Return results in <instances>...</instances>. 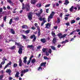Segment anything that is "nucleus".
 <instances>
[{"instance_id":"nucleus-36","label":"nucleus","mask_w":80,"mask_h":80,"mask_svg":"<svg viewBox=\"0 0 80 80\" xmlns=\"http://www.w3.org/2000/svg\"><path fill=\"white\" fill-rule=\"evenodd\" d=\"M44 58L45 60H49V58H47V56L44 57Z\"/></svg>"},{"instance_id":"nucleus-7","label":"nucleus","mask_w":80,"mask_h":80,"mask_svg":"<svg viewBox=\"0 0 80 80\" xmlns=\"http://www.w3.org/2000/svg\"><path fill=\"white\" fill-rule=\"evenodd\" d=\"M25 6L26 7V11L28 12L30 11V4H29V3L26 4Z\"/></svg>"},{"instance_id":"nucleus-41","label":"nucleus","mask_w":80,"mask_h":80,"mask_svg":"<svg viewBox=\"0 0 80 80\" xmlns=\"http://www.w3.org/2000/svg\"><path fill=\"white\" fill-rule=\"evenodd\" d=\"M31 62V61L30 60H29L28 61L27 64V65H29L30 63V62Z\"/></svg>"},{"instance_id":"nucleus-45","label":"nucleus","mask_w":80,"mask_h":80,"mask_svg":"<svg viewBox=\"0 0 80 80\" xmlns=\"http://www.w3.org/2000/svg\"><path fill=\"white\" fill-rule=\"evenodd\" d=\"M50 4H48V5H47L45 6V7L47 8V7H50Z\"/></svg>"},{"instance_id":"nucleus-19","label":"nucleus","mask_w":80,"mask_h":80,"mask_svg":"<svg viewBox=\"0 0 80 80\" xmlns=\"http://www.w3.org/2000/svg\"><path fill=\"white\" fill-rule=\"evenodd\" d=\"M60 22V18L59 17L57 18V23H59Z\"/></svg>"},{"instance_id":"nucleus-63","label":"nucleus","mask_w":80,"mask_h":80,"mask_svg":"<svg viewBox=\"0 0 80 80\" xmlns=\"http://www.w3.org/2000/svg\"><path fill=\"white\" fill-rule=\"evenodd\" d=\"M58 27H57V26H56L55 27H54V28L56 30L57 29V28H58Z\"/></svg>"},{"instance_id":"nucleus-38","label":"nucleus","mask_w":80,"mask_h":80,"mask_svg":"<svg viewBox=\"0 0 80 80\" xmlns=\"http://www.w3.org/2000/svg\"><path fill=\"white\" fill-rule=\"evenodd\" d=\"M48 52V53H49L50 54H51V53H52V50L51 49H49Z\"/></svg>"},{"instance_id":"nucleus-62","label":"nucleus","mask_w":80,"mask_h":80,"mask_svg":"<svg viewBox=\"0 0 80 80\" xmlns=\"http://www.w3.org/2000/svg\"><path fill=\"white\" fill-rule=\"evenodd\" d=\"M65 16L66 17H69V16H70V14H65Z\"/></svg>"},{"instance_id":"nucleus-2","label":"nucleus","mask_w":80,"mask_h":80,"mask_svg":"<svg viewBox=\"0 0 80 80\" xmlns=\"http://www.w3.org/2000/svg\"><path fill=\"white\" fill-rule=\"evenodd\" d=\"M55 12H52L51 14H50V15L49 16V17L48 18V22H49L50 21V19H52V18H53V16H54V14H55Z\"/></svg>"},{"instance_id":"nucleus-27","label":"nucleus","mask_w":80,"mask_h":80,"mask_svg":"<svg viewBox=\"0 0 80 80\" xmlns=\"http://www.w3.org/2000/svg\"><path fill=\"white\" fill-rule=\"evenodd\" d=\"M45 25L46 26V27L47 28L48 26H49V27H50V26H51V24H50L49 23H48L45 24Z\"/></svg>"},{"instance_id":"nucleus-32","label":"nucleus","mask_w":80,"mask_h":80,"mask_svg":"<svg viewBox=\"0 0 80 80\" xmlns=\"http://www.w3.org/2000/svg\"><path fill=\"white\" fill-rule=\"evenodd\" d=\"M18 65L17 63H14L13 65V68H15V67H17Z\"/></svg>"},{"instance_id":"nucleus-23","label":"nucleus","mask_w":80,"mask_h":80,"mask_svg":"<svg viewBox=\"0 0 80 80\" xmlns=\"http://www.w3.org/2000/svg\"><path fill=\"white\" fill-rule=\"evenodd\" d=\"M51 34L52 36L55 37V36H56L55 33L53 31L52 32Z\"/></svg>"},{"instance_id":"nucleus-50","label":"nucleus","mask_w":80,"mask_h":80,"mask_svg":"<svg viewBox=\"0 0 80 80\" xmlns=\"http://www.w3.org/2000/svg\"><path fill=\"white\" fill-rule=\"evenodd\" d=\"M19 18L17 17L14 18V19L15 20H18Z\"/></svg>"},{"instance_id":"nucleus-55","label":"nucleus","mask_w":80,"mask_h":80,"mask_svg":"<svg viewBox=\"0 0 80 80\" xmlns=\"http://www.w3.org/2000/svg\"><path fill=\"white\" fill-rule=\"evenodd\" d=\"M3 11V9L2 8H0V13L2 12Z\"/></svg>"},{"instance_id":"nucleus-4","label":"nucleus","mask_w":80,"mask_h":80,"mask_svg":"<svg viewBox=\"0 0 80 80\" xmlns=\"http://www.w3.org/2000/svg\"><path fill=\"white\" fill-rule=\"evenodd\" d=\"M66 35L67 34H64L62 35V33H59L58 34V37L59 39H62V38L65 37Z\"/></svg>"},{"instance_id":"nucleus-28","label":"nucleus","mask_w":80,"mask_h":80,"mask_svg":"<svg viewBox=\"0 0 80 80\" xmlns=\"http://www.w3.org/2000/svg\"><path fill=\"white\" fill-rule=\"evenodd\" d=\"M12 22H13V19L12 18L11 19L9 22V23L10 25H11V24L12 23Z\"/></svg>"},{"instance_id":"nucleus-8","label":"nucleus","mask_w":80,"mask_h":80,"mask_svg":"<svg viewBox=\"0 0 80 80\" xmlns=\"http://www.w3.org/2000/svg\"><path fill=\"white\" fill-rule=\"evenodd\" d=\"M10 32L12 34H13V35L15 34V31L14 30V29L13 28L11 29L10 30Z\"/></svg>"},{"instance_id":"nucleus-33","label":"nucleus","mask_w":80,"mask_h":80,"mask_svg":"<svg viewBox=\"0 0 80 80\" xmlns=\"http://www.w3.org/2000/svg\"><path fill=\"white\" fill-rule=\"evenodd\" d=\"M76 21L75 20H72L71 22V24H73V23H75Z\"/></svg>"},{"instance_id":"nucleus-60","label":"nucleus","mask_w":80,"mask_h":80,"mask_svg":"<svg viewBox=\"0 0 80 80\" xmlns=\"http://www.w3.org/2000/svg\"><path fill=\"white\" fill-rule=\"evenodd\" d=\"M31 28L32 30H35V27H32Z\"/></svg>"},{"instance_id":"nucleus-56","label":"nucleus","mask_w":80,"mask_h":80,"mask_svg":"<svg viewBox=\"0 0 80 80\" xmlns=\"http://www.w3.org/2000/svg\"><path fill=\"white\" fill-rule=\"evenodd\" d=\"M76 32H80V29H77L76 30Z\"/></svg>"},{"instance_id":"nucleus-61","label":"nucleus","mask_w":80,"mask_h":80,"mask_svg":"<svg viewBox=\"0 0 80 80\" xmlns=\"http://www.w3.org/2000/svg\"><path fill=\"white\" fill-rule=\"evenodd\" d=\"M80 19V18L79 17H78L76 18V20H77V21L78 20H79Z\"/></svg>"},{"instance_id":"nucleus-9","label":"nucleus","mask_w":80,"mask_h":80,"mask_svg":"<svg viewBox=\"0 0 80 80\" xmlns=\"http://www.w3.org/2000/svg\"><path fill=\"white\" fill-rule=\"evenodd\" d=\"M12 63V62L11 61H9V63H8L4 68V70H5V68H7L9 66V65H11V64Z\"/></svg>"},{"instance_id":"nucleus-53","label":"nucleus","mask_w":80,"mask_h":80,"mask_svg":"<svg viewBox=\"0 0 80 80\" xmlns=\"http://www.w3.org/2000/svg\"><path fill=\"white\" fill-rule=\"evenodd\" d=\"M65 25H67V26H69V25H70V23H65Z\"/></svg>"},{"instance_id":"nucleus-51","label":"nucleus","mask_w":80,"mask_h":80,"mask_svg":"<svg viewBox=\"0 0 80 80\" xmlns=\"http://www.w3.org/2000/svg\"><path fill=\"white\" fill-rule=\"evenodd\" d=\"M46 56H48V55H49V53L47 52H46Z\"/></svg>"},{"instance_id":"nucleus-22","label":"nucleus","mask_w":80,"mask_h":80,"mask_svg":"<svg viewBox=\"0 0 80 80\" xmlns=\"http://www.w3.org/2000/svg\"><path fill=\"white\" fill-rule=\"evenodd\" d=\"M50 47L53 50H56V48L53 46H51Z\"/></svg>"},{"instance_id":"nucleus-47","label":"nucleus","mask_w":80,"mask_h":80,"mask_svg":"<svg viewBox=\"0 0 80 80\" xmlns=\"http://www.w3.org/2000/svg\"><path fill=\"white\" fill-rule=\"evenodd\" d=\"M48 11H49V9H46V13H48L49 12Z\"/></svg>"},{"instance_id":"nucleus-46","label":"nucleus","mask_w":80,"mask_h":80,"mask_svg":"<svg viewBox=\"0 0 80 80\" xmlns=\"http://www.w3.org/2000/svg\"><path fill=\"white\" fill-rule=\"evenodd\" d=\"M6 20H7V16H6L4 18V21L6 22Z\"/></svg>"},{"instance_id":"nucleus-13","label":"nucleus","mask_w":80,"mask_h":80,"mask_svg":"<svg viewBox=\"0 0 80 80\" xmlns=\"http://www.w3.org/2000/svg\"><path fill=\"white\" fill-rule=\"evenodd\" d=\"M28 69H24L23 71L22 70L21 71V72L22 73H27V72H28Z\"/></svg>"},{"instance_id":"nucleus-30","label":"nucleus","mask_w":80,"mask_h":80,"mask_svg":"<svg viewBox=\"0 0 80 80\" xmlns=\"http://www.w3.org/2000/svg\"><path fill=\"white\" fill-rule=\"evenodd\" d=\"M73 6H72L71 8L69 9L70 12H72L73 11Z\"/></svg>"},{"instance_id":"nucleus-52","label":"nucleus","mask_w":80,"mask_h":80,"mask_svg":"<svg viewBox=\"0 0 80 80\" xmlns=\"http://www.w3.org/2000/svg\"><path fill=\"white\" fill-rule=\"evenodd\" d=\"M34 25L36 27H38V24L37 23H35Z\"/></svg>"},{"instance_id":"nucleus-6","label":"nucleus","mask_w":80,"mask_h":80,"mask_svg":"<svg viewBox=\"0 0 80 80\" xmlns=\"http://www.w3.org/2000/svg\"><path fill=\"white\" fill-rule=\"evenodd\" d=\"M30 38L31 39H33L32 42H35L36 40H37V37L35 36V34H33L30 37Z\"/></svg>"},{"instance_id":"nucleus-35","label":"nucleus","mask_w":80,"mask_h":80,"mask_svg":"<svg viewBox=\"0 0 80 80\" xmlns=\"http://www.w3.org/2000/svg\"><path fill=\"white\" fill-rule=\"evenodd\" d=\"M46 50H47V49L45 48H43L42 49V51L44 53L46 52Z\"/></svg>"},{"instance_id":"nucleus-25","label":"nucleus","mask_w":80,"mask_h":80,"mask_svg":"<svg viewBox=\"0 0 80 80\" xmlns=\"http://www.w3.org/2000/svg\"><path fill=\"white\" fill-rule=\"evenodd\" d=\"M12 72V71L10 69H7V70H6V73H9V72Z\"/></svg>"},{"instance_id":"nucleus-48","label":"nucleus","mask_w":80,"mask_h":80,"mask_svg":"<svg viewBox=\"0 0 80 80\" xmlns=\"http://www.w3.org/2000/svg\"><path fill=\"white\" fill-rule=\"evenodd\" d=\"M5 63V61H3V62H2L1 64L2 65H3Z\"/></svg>"},{"instance_id":"nucleus-5","label":"nucleus","mask_w":80,"mask_h":80,"mask_svg":"<svg viewBox=\"0 0 80 80\" xmlns=\"http://www.w3.org/2000/svg\"><path fill=\"white\" fill-rule=\"evenodd\" d=\"M47 64L46 62H43L41 64V65L39 66V67L37 68L38 70H42V66H45L46 64Z\"/></svg>"},{"instance_id":"nucleus-31","label":"nucleus","mask_w":80,"mask_h":80,"mask_svg":"<svg viewBox=\"0 0 80 80\" xmlns=\"http://www.w3.org/2000/svg\"><path fill=\"white\" fill-rule=\"evenodd\" d=\"M16 48V46H13L11 48V50H13V49H15V48Z\"/></svg>"},{"instance_id":"nucleus-10","label":"nucleus","mask_w":80,"mask_h":80,"mask_svg":"<svg viewBox=\"0 0 80 80\" xmlns=\"http://www.w3.org/2000/svg\"><path fill=\"white\" fill-rule=\"evenodd\" d=\"M57 38L54 37L53 38V40H52V43L53 44H55V43L57 42Z\"/></svg>"},{"instance_id":"nucleus-49","label":"nucleus","mask_w":80,"mask_h":80,"mask_svg":"<svg viewBox=\"0 0 80 80\" xmlns=\"http://www.w3.org/2000/svg\"><path fill=\"white\" fill-rule=\"evenodd\" d=\"M3 78V75H2L0 76V79H2Z\"/></svg>"},{"instance_id":"nucleus-42","label":"nucleus","mask_w":80,"mask_h":80,"mask_svg":"<svg viewBox=\"0 0 80 80\" xmlns=\"http://www.w3.org/2000/svg\"><path fill=\"white\" fill-rule=\"evenodd\" d=\"M41 35V33L40 32V31H38V36H40Z\"/></svg>"},{"instance_id":"nucleus-21","label":"nucleus","mask_w":80,"mask_h":80,"mask_svg":"<svg viewBox=\"0 0 80 80\" xmlns=\"http://www.w3.org/2000/svg\"><path fill=\"white\" fill-rule=\"evenodd\" d=\"M19 72H17L15 75L16 77H19Z\"/></svg>"},{"instance_id":"nucleus-15","label":"nucleus","mask_w":80,"mask_h":80,"mask_svg":"<svg viewBox=\"0 0 80 80\" xmlns=\"http://www.w3.org/2000/svg\"><path fill=\"white\" fill-rule=\"evenodd\" d=\"M41 41L43 43H44L46 42V39L45 38L41 39Z\"/></svg>"},{"instance_id":"nucleus-14","label":"nucleus","mask_w":80,"mask_h":80,"mask_svg":"<svg viewBox=\"0 0 80 80\" xmlns=\"http://www.w3.org/2000/svg\"><path fill=\"white\" fill-rule=\"evenodd\" d=\"M22 28H24L25 29H27L28 28V26L26 25H23L22 26Z\"/></svg>"},{"instance_id":"nucleus-59","label":"nucleus","mask_w":80,"mask_h":80,"mask_svg":"<svg viewBox=\"0 0 80 80\" xmlns=\"http://www.w3.org/2000/svg\"><path fill=\"white\" fill-rule=\"evenodd\" d=\"M39 19L40 21H42L43 20V18H40Z\"/></svg>"},{"instance_id":"nucleus-39","label":"nucleus","mask_w":80,"mask_h":80,"mask_svg":"<svg viewBox=\"0 0 80 80\" xmlns=\"http://www.w3.org/2000/svg\"><path fill=\"white\" fill-rule=\"evenodd\" d=\"M33 57V55H32L29 58V60H32V58Z\"/></svg>"},{"instance_id":"nucleus-58","label":"nucleus","mask_w":80,"mask_h":80,"mask_svg":"<svg viewBox=\"0 0 80 80\" xmlns=\"http://www.w3.org/2000/svg\"><path fill=\"white\" fill-rule=\"evenodd\" d=\"M58 2L59 4H62V2L61 1H59Z\"/></svg>"},{"instance_id":"nucleus-37","label":"nucleus","mask_w":80,"mask_h":80,"mask_svg":"<svg viewBox=\"0 0 80 80\" xmlns=\"http://www.w3.org/2000/svg\"><path fill=\"white\" fill-rule=\"evenodd\" d=\"M7 2H8V3H10V4L13 3V2H12V1L11 0H8Z\"/></svg>"},{"instance_id":"nucleus-24","label":"nucleus","mask_w":80,"mask_h":80,"mask_svg":"<svg viewBox=\"0 0 80 80\" xmlns=\"http://www.w3.org/2000/svg\"><path fill=\"white\" fill-rule=\"evenodd\" d=\"M25 6V4L23 3H22V10H25V7H24Z\"/></svg>"},{"instance_id":"nucleus-20","label":"nucleus","mask_w":80,"mask_h":80,"mask_svg":"<svg viewBox=\"0 0 80 80\" xmlns=\"http://www.w3.org/2000/svg\"><path fill=\"white\" fill-rule=\"evenodd\" d=\"M35 14L37 16H38V17H41V16L40 15H41V13H36Z\"/></svg>"},{"instance_id":"nucleus-16","label":"nucleus","mask_w":80,"mask_h":80,"mask_svg":"<svg viewBox=\"0 0 80 80\" xmlns=\"http://www.w3.org/2000/svg\"><path fill=\"white\" fill-rule=\"evenodd\" d=\"M31 4H32L33 5H35V3L37 2V1L35 0H31L30 2Z\"/></svg>"},{"instance_id":"nucleus-34","label":"nucleus","mask_w":80,"mask_h":80,"mask_svg":"<svg viewBox=\"0 0 80 80\" xmlns=\"http://www.w3.org/2000/svg\"><path fill=\"white\" fill-rule=\"evenodd\" d=\"M22 35L23 39H26V38H27V37H26V36L24 35L23 34H22Z\"/></svg>"},{"instance_id":"nucleus-26","label":"nucleus","mask_w":80,"mask_h":80,"mask_svg":"<svg viewBox=\"0 0 80 80\" xmlns=\"http://www.w3.org/2000/svg\"><path fill=\"white\" fill-rule=\"evenodd\" d=\"M33 47V46L32 45H28L27 46V48H32Z\"/></svg>"},{"instance_id":"nucleus-3","label":"nucleus","mask_w":80,"mask_h":80,"mask_svg":"<svg viewBox=\"0 0 80 80\" xmlns=\"http://www.w3.org/2000/svg\"><path fill=\"white\" fill-rule=\"evenodd\" d=\"M32 14H33L32 12H30L28 13L27 16L29 20H32V17H33Z\"/></svg>"},{"instance_id":"nucleus-43","label":"nucleus","mask_w":80,"mask_h":80,"mask_svg":"<svg viewBox=\"0 0 80 80\" xmlns=\"http://www.w3.org/2000/svg\"><path fill=\"white\" fill-rule=\"evenodd\" d=\"M0 73H2V74H3V73H4V71L3 70H2L0 71Z\"/></svg>"},{"instance_id":"nucleus-57","label":"nucleus","mask_w":80,"mask_h":80,"mask_svg":"<svg viewBox=\"0 0 80 80\" xmlns=\"http://www.w3.org/2000/svg\"><path fill=\"white\" fill-rule=\"evenodd\" d=\"M61 43L62 44H63V43H66L65 41L62 42Z\"/></svg>"},{"instance_id":"nucleus-12","label":"nucleus","mask_w":80,"mask_h":80,"mask_svg":"<svg viewBox=\"0 0 80 80\" xmlns=\"http://www.w3.org/2000/svg\"><path fill=\"white\" fill-rule=\"evenodd\" d=\"M24 61L23 62H24L25 64H26L27 62V57L25 56L23 58Z\"/></svg>"},{"instance_id":"nucleus-44","label":"nucleus","mask_w":80,"mask_h":80,"mask_svg":"<svg viewBox=\"0 0 80 80\" xmlns=\"http://www.w3.org/2000/svg\"><path fill=\"white\" fill-rule=\"evenodd\" d=\"M41 47H42V46H39L37 47V49L39 50L41 48Z\"/></svg>"},{"instance_id":"nucleus-54","label":"nucleus","mask_w":80,"mask_h":80,"mask_svg":"<svg viewBox=\"0 0 80 80\" xmlns=\"http://www.w3.org/2000/svg\"><path fill=\"white\" fill-rule=\"evenodd\" d=\"M7 8L8 10H10V7L9 6H8L7 7Z\"/></svg>"},{"instance_id":"nucleus-29","label":"nucleus","mask_w":80,"mask_h":80,"mask_svg":"<svg viewBox=\"0 0 80 80\" xmlns=\"http://www.w3.org/2000/svg\"><path fill=\"white\" fill-rule=\"evenodd\" d=\"M30 30H28L26 31V34H28V33H30Z\"/></svg>"},{"instance_id":"nucleus-64","label":"nucleus","mask_w":80,"mask_h":80,"mask_svg":"<svg viewBox=\"0 0 80 80\" xmlns=\"http://www.w3.org/2000/svg\"><path fill=\"white\" fill-rule=\"evenodd\" d=\"M57 47L58 48H60V47H61V45H58Z\"/></svg>"},{"instance_id":"nucleus-11","label":"nucleus","mask_w":80,"mask_h":80,"mask_svg":"<svg viewBox=\"0 0 80 80\" xmlns=\"http://www.w3.org/2000/svg\"><path fill=\"white\" fill-rule=\"evenodd\" d=\"M19 67H22V59L21 58L19 59Z\"/></svg>"},{"instance_id":"nucleus-1","label":"nucleus","mask_w":80,"mask_h":80,"mask_svg":"<svg viewBox=\"0 0 80 80\" xmlns=\"http://www.w3.org/2000/svg\"><path fill=\"white\" fill-rule=\"evenodd\" d=\"M15 45H17L18 47H20V48H19L18 53L19 54H22V48H23V46H22V45L21 44V43H20V42H15Z\"/></svg>"},{"instance_id":"nucleus-17","label":"nucleus","mask_w":80,"mask_h":80,"mask_svg":"<svg viewBox=\"0 0 80 80\" xmlns=\"http://www.w3.org/2000/svg\"><path fill=\"white\" fill-rule=\"evenodd\" d=\"M70 2L68 0H65L64 3V5H67Z\"/></svg>"},{"instance_id":"nucleus-18","label":"nucleus","mask_w":80,"mask_h":80,"mask_svg":"<svg viewBox=\"0 0 80 80\" xmlns=\"http://www.w3.org/2000/svg\"><path fill=\"white\" fill-rule=\"evenodd\" d=\"M35 62H36V60H35V59L33 58L31 60V62L32 63H35Z\"/></svg>"},{"instance_id":"nucleus-40","label":"nucleus","mask_w":80,"mask_h":80,"mask_svg":"<svg viewBox=\"0 0 80 80\" xmlns=\"http://www.w3.org/2000/svg\"><path fill=\"white\" fill-rule=\"evenodd\" d=\"M37 30H38V32L40 31V27H39V26H38L37 27Z\"/></svg>"}]
</instances>
